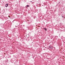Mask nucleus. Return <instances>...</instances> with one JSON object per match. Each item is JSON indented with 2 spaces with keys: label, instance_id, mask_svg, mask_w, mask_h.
Segmentation results:
<instances>
[{
  "label": "nucleus",
  "instance_id": "8",
  "mask_svg": "<svg viewBox=\"0 0 65 65\" xmlns=\"http://www.w3.org/2000/svg\"><path fill=\"white\" fill-rule=\"evenodd\" d=\"M30 2H32V1H31Z\"/></svg>",
  "mask_w": 65,
  "mask_h": 65
},
{
  "label": "nucleus",
  "instance_id": "6",
  "mask_svg": "<svg viewBox=\"0 0 65 65\" xmlns=\"http://www.w3.org/2000/svg\"><path fill=\"white\" fill-rule=\"evenodd\" d=\"M15 63H16V62H14V64H15Z\"/></svg>",
  "mask_w": 65,
  "mask_h": 65
},
{
  "label": "nucleus",
  "instance_id": "5",
  "mask_svg": "<svg viewBox=\"0 0 65 65\" xmlns=\"http://www.w3.org/2000/svg\"><path fill=\"white\" fill-rule=\"evenodd\" d=\"M1 16L2 17V18H3V15H1Z\"/></svg>",
  "mask_w": 65,
  "mask_h": 65
},
{
  "label": "nucleus",
  "instance_id": "3",
  "mask_svg": "<svg viewBox=\"0 0 65 65\" xmlns=\"http://www.w3.org/2000/svg\"><path fill=\"white\" fill-rule=\"evenodd\" d=\"M44 30H45V31H47V30L46 29V28H44Z\"/></svg>",
  "mask_w": 65,
  "mask_h": 65
},
{
  "label": "nucleus",
  "instance_id": "2",
  "mask_svg": "<svg viewBox=\"0 0 65 65\" xmlns=\"http://www.w3.org/2000/svg\"><path fill=\"white\" fill-rule=\"evenodd\" d=\"M8 6V4H7L5 5V6L6 7H7Z\"/></svg>",
  "mask_w": 65,
  "mask_h": 65
},
{
  "label": "nucleus",
  "instance_id": "7",
  "mask_svg": "<svg viewBox=\"0 0 65 65\" xmlns=\"http://www.w3.org/2000/svg\"><path fill=\"white\" fill-rule=\"evenodd\" d=\"M64 17L63 16H62V18H63Z\"/></svg>",
  "mask_w": 65,
  "mask_h": 65
},
{
  "label": "nucleus",
  "instance_id": "1",
  "mask_svg": "<svg viewBox=\"0 0 65 65\" xmlns=\"http://www.w3.org/2000/svg\"><path fill=\"white\" fill-rule=\"evenodd\" d=\"M49 47L50 48H51V49L53 48V47L51 45Z\"/></svg>",
  "mask_w": 65,
  "mask_h": 65
},
{
  "label": "nucleus",
  "instance_id": "4",
  "mask_svg": "<svg viewBox=\"0 0 65 65\" xmlns=\"http://www.w3.org/2000/svg\"><path fill=\"white\" fill-rule=\"evenodd\" d=\"M26 6H27V7H29L30 6H29V5H26Z\"/></svg>",
  "mask_w": 65,
  "mask_h": 65
},
{
  "label": "nucleus",
  "instance_id": "9",
  "mask_svg": "<svg viewBox=\"0 0 65 65\" xmlns=\"http://www.w3.org/2000/svg\"><path fill=\"white\" fill-rule=\"evenodd\" d=\"M8 17H9V16H8Z\"/></svg>",
  "mask_w": 65,
  "mask_h": 65
}]
</instances>
